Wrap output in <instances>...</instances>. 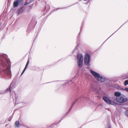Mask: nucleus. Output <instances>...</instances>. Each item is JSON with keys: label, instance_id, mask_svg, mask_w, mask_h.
<instances>
[{"label": "nucleus", "instance_id": "1", "mask_svg": "<svg viewBox=\"0 0 128 128\" xmlns=\"http://www.w3.org/2000/svg\"><path fill=\"white\" fill-rule=\"evenodd\" d=\"M1 64L2 66V68H2L1 74H4L5 75L4 76H5L6 75L8 76L10 75L11 72L10 68L6 66L4 61L0 59V66Z\"/></svg>", "mask_w": 128, "mask_h": 128}, {"label": "nucleus", "instance_id": "2", "mask_svg": "<svg viewBox=\"0 0 128 128\" xmlns=\"http://www.w3.org/2000/svg\"><path fill=\"white\" fill-rule=\"evenodd\" d=\"M90 71L91 74L98 80L101 82H104L106 81V79L104 76H100L98 73L91 70Z\"/></svg>", "mask_w": 128, "mask_h": 128}, {"label": "nucleus", "instance_id": "3", "mask_svg": "<svg viewBox=\"0 0 128 128\" xmlns=\"http://www.w3.org/2000/svg\"><path fill=\"white\" fill-rule=\"evenodd\" d=\"M77 63L78 67L81 68L82 66L83 56L81 54L77 55Z\"/></svg>", "mask_w": 128, "mask_h": 128}, {"label": "nucleus", "instance_id": "4", "mask_svg": "<svg viewBox=\"0 0 128 128\" xmlns=\"http://www.w3.org/2000/svg\"><path fill=\"white\" fill-rule=\"evenodd\" d=\"M128 100L126 96L124 95H122L116 98V100L118 102L123 103L126 102Z\"/></svg>", "mask_w": 128, "mask_h": 128}, {"label": "nucleus", "instance_id": "5", "mask_svg": "<svg viewBox=\"0 0 128 128\" xmlns=\"http://www.w3.org/2000/svg\"><path fill=\"white\" fill-rule=\"evenodd\" d=\"M90 56L88 54H86L84 56V62L86 65L88 66L89 65L90 62Z\"/></svg>", "mask_w": 128, "mask_h": 128}, {"label": "nucleus", "instance_id": "6", "mask_svg": "<svg viewBox=\"0 0 128 128\" xmlns=\"http://www.w3.org/2000/svg\"><path fill=\"white\" fill-rule=\"evenodd\" d=\"M103 100L106 103L112 105H114L116 104L114 101L111 100L108 98L104 96L103 98Z\"/></svg>", "mask_w": 128, "mask_h": 128}, {"label": "nucleus", "instance_id": "7", "mask_svg": "<svg viewBox=\"0 0 128 128\" xmlns=\"http://www.w3.org/2000/svg\"><path fill=\"white\" fill-rule=\"evenodd\" d=\"M15 84L14 83L12 82L10 85L9 87L7 88L6 91V93L8 92H9L11 91V89H13L15 88Z\"/></svg>", "mask_w": 128, "mask_h": 128}, {"label": "nucleus", "instance_id": "8", "mask_svg": "<svg viewBox=\"0 0 128 128\" xmlns=\"http://www.w3.org/2000/svg\"><path fill=\"white\" fill-rule=\"evenodd\" d=\"M23 0H15L13 6L17 7L18 5L20 4L22 2Z\"/></svg>", "mask_w": 128, "mask_h": 128}, {"label": "nucleus", "instance_id": "9", "mask_svg": "<svg viewBox=\"0 0 128 128\" xmlns=\"http://www.w3.org/2000/svg\"><path fill=\"white\" fill-rule=\"evenodd\" d=\"M23 8H21L20 9L18 10L17 11L18 15L20 13L22 12H23Z\"/></svg>", "mask_w": 128, "mask_h": 128}, {"label": "nucleus", "instance_id": "10", "mask_svg": "<svg viewBox=\"0 0 128 128\" xmlns=\"http://www.w3.org/2000/svg\"><path fill=\"white\" fill-rule=\"evenodd\" d=\"M114 95L116 96V98H118L121 96V94L120 92H114Z\"/></svg>", "mask_w": 128, "mask_h": 128}, {"label": "nucleus", "instance_id": "11", "mask_svg": "<svg viewBox=\"0 0 128 128\" xmlns=\"http://www.w3.org/2000/svg\"><path fill=\"white\" fill-rule=\"evenodd\" d=\"M90 90L92 91L95 92L96 91V88L94 86H92L91 87Z\"/></svg>", "mask_w": 128, "mask_h": 128}, {"label": "nucleus", "instance_id": "12", "mask_svg": "<svg viewBox=\"0 0 128 128\" xmlns=\"http://www.w3.org/2000/svg\"><path fill=\"white\" fill-rule=\"evenodd\" d=\"M15 127L16 128H19L20 127L19 122L18 121L16 122L15 124Z\"/></svg>", "mask_w": 128, "mask_h": 128}, {"label": "nucleus", "instance_id": "13", "mask_svg": "<svg viewBox=\"0 0 128 128\" xmlns=\"http://www.w3.org/2000/svg\"><path fill=\"white\" fill-rule=\"evenodd\" d=\"M29 63V60H28V62L26 63V66L25 67V68H24V69L23 70H24V71H25L26 70V69L27 68V66H28V64Z\"/></svg>", "mask_w": 128, "mask_h": 128}, {"label": "nucleus", "instance_id": "14", "mask_svg": "<svg viewBox=\"0 0 128 128\" xmlns=\"http://www.w3.org/2000/svg\"><path fill=\"white\" fill-rule=\"evenodd\" d=\"M79 99L78 98V99H76V101H75V102H74L73 103V104H72V106L71 107V108L69 110V111H70V110L72 108V107L73 106H74V104Z\"/></svg>", "mask_w": 128, "mask_h": 128}, {"label": "nucleus", "instance_id": "15", "mask_svg": "<svg viewBox=\"0 0 128 128\" xmlns=\"http://www.w3.org/2000/svg\"><path fill=\"white\" fill-rule=\"evenodd\" d=\"M124 84L125 86L128 84V80H126L125 81Z\"/></svg>", "mask_w": 128, "mask_h": 128}, {"label": "nucleus", "instance_id": "16", "mask_svg": "<svg viewBox=\"0 0 128 128\" xmlns=\"http://www.w3.org/2000/svg\"><path fill=\"white\" fill-rule=\"evenodd\" d=\"M125 114L126 116L128 117V108L127 109L125 112Z\"/></svg>", "mask_w": 128, "mask_h": 128}, {"label": "nucleus", "instance_id": "17", "mask_svg": "<svg viewBox=\"0 0 128 128\" xmlns=\"http://www.w3.org/2000/svg\"><path fill=\"white\" fill-rule=\"evenodd\" d=\"M30 0L29 1V2H26L24 4V5H27L28 4L30 3H31V2H30Z\"/></svg>", "mask_w": 128, "mask_h": 128}, {"label": "nucleus", "instance_id": "18", "mask_svg": "<svg viewBox=\"0 0 128 128\" xmlns=\"http://www.w3.org/2000/svg\"><path fill=\"white\" fill-rule=\"evenodd\" d=\"M107 126V127L106 128H111V126L109 123L108 124Z\"/></svg>", "mask_w": 128, "mask_h": 128}, {"label": "nucleus", "instance_id": "19", "mask_svg": "<svg viewBox=\"0 0 128 128\" xmlns=\"http://www.w3.org/2000/svg\"><path fill=\"white\" fill-rule=\"evenodd\" d=\"M113 99L114 101H116V98H113Z\"/></svg>", "mask_w": 128, "mask_h": 128}, {"label": "nucleus", "instance_id": "20", "mask_svg": "<svg viewBox=\"0 0 128 128\" xmlns=\"http://www.w3.org/2000/svg\"><path fill=\"white\" fill-rule=\"evenodd\" d=\"M125 90H126V91L128 92V88H125Z\"/></svg>", "mask_w": 128, "mask_h": 128}, {"label": "nucleus", "instance_id": "21", "mask_svg": "<svg viewBox=\"0 0 128 128\" xmlns=\"http://www.w3.org/2000/svg\"><path fill=\"white\" fill-rule=\"evenodd\" d=\"M25 71H24V70H23L22 72V73H21V75H22L24 73V72Z\"/></svg>", "mask_w": 128, "mask_h": 128}, {"label": "nucleus", "instance_id": "22", "mask_svg": "<svg viewBox=\"0 0 128 128\" xmlns=\"http://www.w3.org/2000/svg\"><path fill=\"white\" fill-rule=\"evenodd\" d=\"M30 2H33L34 0H30Z\"/></svg>", "mask_w": 128, "mask_h": 128}]
</instances>
